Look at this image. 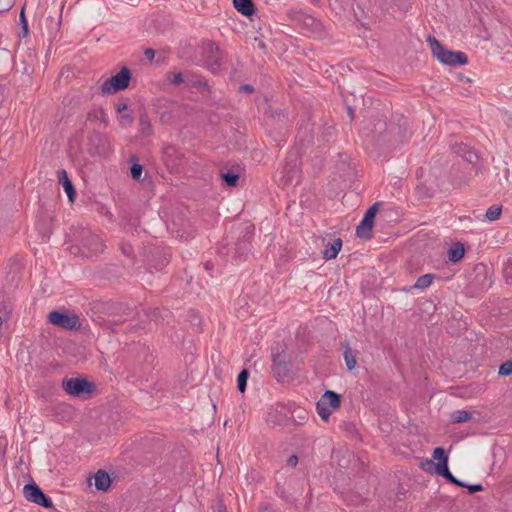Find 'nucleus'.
<instances>
[{
    "label": "nucleus",
    "instance_id": "nucleus-1",
    "mask_svg": "<svg viewBox=\"0 0 512 512\" xmlns=\"http://www.w3.org/2000/svg\"><path fill=\"white\" fill-rule=\"evenodd\" d=\"M374 133L379 145H398L410 137L409 124L403 115L397 116L388 124L384 120H378L374 124Z\"/></svg>",
    "mask_w": 512,
    "mask_h": 512
},
{
    "label": "nucleus",
    "instance_id": "nucleus-2",
    "mask_svg": "<svg viewBox=\"0 0 512 512\" xmlns=\"http://www.w3.org/2000/svg\"><path fill=\"white\" fill-rule=\"evenodd\" d=\"M427 41L430 44L433 56L436 57L442 64L456 66L465 65L468 63V57L464 52L448 50L433 36H428Z\"/></svg>",
    "mask_w": 512,
    "mask_h": 512
},
{
    "label": "nucleus",
    "instance_id": "nucleus-3",
    "mask_svg": "<svg viewBox=\"0 0 512 512\" xmlns=\"http://www.w3.org/2000/svg\"><path fill=\"white\" fill-rule=\"evenodd\" d=\"M290 17L294 24L299 27L302 32L309 36L320 37L323 34V25L315 17L303 13L302 11H292Z\"/></svg>",
    "mask_w": 512,
    "mask_h": 512
},
{
    "label": "nucleus",
    "instance_id": "nucleus-4",
    "mask_svg": "<svg viewBox=\"0 0 512 512\" xmlns=\"http://www.w3.org/2000/svg\"><path fill=\"white\" fill-rule=\"evenodd\" d=\"M203 66L207 67L212 73H217L224 62L223 52L220 47L212 40L203 42Z\"/></svg>",
    "mask_w": 512,
    "mask_h": 512
},
{
    "label": "nucleus",
    "instance_id": "nucleus-5",
    "mask_svg": "<svg viewBox=\"0 0 512 512\" xmlns=\"http://www.w3.org/2000/svg\"><path fill=\"white\" fill-rule=\"evenodd\" d=\"M130 79L131 71L127 67H123L117 74L104 81L100 92L102 95H109L125 90L129 86Z\"/></svg>",
    "mask_w": 512,
    "mask_h": 512
},
{
    "label": "nucleus",
    "instance_id": "nucleus-6",
    "mask_svg": "<svg viewBox=\"0 0 512 512\" xmlns=\"http://www.w3.org/2000/svg\"><path fill=\"white\" fill-rule=\"evenodd\" d=\"M82 256L91 257L103 252L104 244L100 237L89 229H82L80 232V247Z\"/></svg>",
    "mask_w": 512,
    "mask_h": 512
},
{
    "label": "nucleus",
    "instance_id": "nucleus-7",
    "mask_svg": "<svg viewBox=\"0 0 512 512\" xmlns=\"http://www.w3.org/2000/svg\"><path fill=\"white\" fill-rule=\"evenodd\" d=\"M432 457L437 460L435 466V473L445 478L449 483L459 487L466 486V483L457 479L449 470L448 467V454L442 447H437L433 450Z\"/></svg>",
    "mask_w": 512,
    "mask_h": 512
},
{
    "label": "nucleus",
    "instance_id": "nucleus-8",
    "mask_svg": "<svg viewBox=\"0 0 512 512\" xmlns=\"http://www.w3.org/2000/svg\"><path fill=\"white\" fill-rule=\"evenodd\" d=\"M272 371L278 381L287 377L290 372L287 354L281 345L272 348Z\"/></svg>",
    "mask_w": 512,
    "mask_h": 512
},
{
    "label": "nucleus",
    "instance_id": "nucleus-9",
    "mask_svg": "<svg viewBox=\"0 0 512 512\" xmlns=\"http://www.w3.org/2000/svg\"><path fill=\"white\" fill-rule=\"evenodd\" d=\"M48 321L59 328L65 330H80L81 323L77 314H68L66 312L51 311L48 314Z\"/></svg>",
    "mask_w": 512,
    "mask_h": 512
},
{
    "label": "nucleus",
    "instance_id": "nucleus-10",
    "mask_svg": "<svg viewBox=\"0 0 512 512\" xmlns=\"http://www.w3.org/2000/svg\"><path fill=\"white\" fill-rule=\"evenodd\" d=\"M63 390L71 396L80 397L93 391V384L85 378H65L62 381Z\"/></svg>",
    "mask_w": 512,
    "mask_h": 512
},
{
    "label": "nucleus",
    "instance_id": "nucleus-11",
    "mask_svg": "<svg viewBox=\"0 0 512 512\" xmlns=\"http://www.w3.org/2000/svg\"><path fill=\"white\" fill-rule=\"evenodd\" d=\"M24 497L37 505L51 509L53 508V503L50 497H48L42 489L34 482L28 483L23 488Z\"/></svg>",
    "mask_w": 512,
    "mask_h": 512
},
{
    "label": "nucleus",
    "instance_id": "nucleus-12",
    "mask_svg": "<svg viewBox=\"0 0 512 512\" xmlns=\"http://www.w3.org/2000/svg\"><path fill=\"white\" fill-rule=\"evenodd\" d=\"M253 236V228L248 226L245 233L234 244L232 258L236 262L246 261L251 251V239Z\"/></svg>",
    "mask_w": 512,
    "mask_h": 512
},
{
    "label": "nucleus",
    "instance_id": "nucleus-13",
    "mask_svg": "<svg viewBox=\"0 0 512 512\" xmlns=\"http://www.w3.org/2000/svg\"><path fill=\"white\" fill-rule=\"evenodd\" d=\"M326 403L329 404L330 407H332L333 409L339 408L341 405V395L332 390H327L324 392V394L321 396V398L317 402V404H316L317 413L325 421L328 420V418L331 415V411H328V410H326V408H324Z\"/></svg>",
    "mask_w": 512,
    "mask_h": 512
},
{
    "label": "nucleus",
    "instance_id": "nucleus-14",
    "mask_svg": "<svg viewBox=\"0 0 512 512\" xmlns=\"http://www.w3.org/2000/svg\"><path fill=\"white\" fill-rule=\"evenodd\" d=\"M379 203H374L364 214L363 219L356 228V235L362 239H370L374 220L378 211Z\"/></svg>",
    "mask_w": 512,
    "mask_h": 512
},
{
    "label": "nucleus",
    "instance_id": "nucleus-15",
    "mask_svg": "<svg viewBox=\"0 0 512 512\" xmlns=\"http://www.w3.org/2000/svg\"><path fill=\"white\" fill-rule=\"evenodd\" d=\"M128 311V308H122L120 305L119 307H115L113 310V317L111 319L103 320L101 323V326L103 329L111 331V332H117L118 328L126 321V318H122V316L126 315Z\"/></svg>",
    "mask_w": 512,
    "mask_h": 512
},
{
    "label": "nucleus",
    "instance_id": "nucleus-16",
    "mask_svg": "<svg viewBox=\"0 0 512 512\" xmlns=\"http://www.w3.org/2000/svg\"><path fill=\"white\" fill-rule=\"evenodd\" d=\"M169 80L171 84H173L174 86H178L186 81L188 85L192 87L203 89L208 88V84L206 81L200 78L194 79V76L192 75L191 72H187L185 74L181 72L174 73L173 76L169 78Z\"/></svg>",
    "mask_w": 512,
    "mask_h": 512
},
{
    "label": "nucleus",
    "instance_id": "nucleus-17",
    "mask_svg": "<svg viewBox=\"0 0 512 512\" xmlns=\"http://www.w3.org/2000/svg\"><path fill=\"white\" fill-rule=\"evenodd\" d=\"M282 177L280 179L281 184L287 185L291 183L294 179L298 178L299 170L297 167V158L295 157L293 160H288L283 167Z\"/></svg>",
    "mask_w": 512,
    "mask_h": 512
},
{
    "label": "nucleus",
    "instance_id": "nucleus-18",
    "mask_svg": "<svg viewBox=\"0 0 512 512\" xmlns=\"http://www.w3.org/2000/svg\"><path fill=\"white\" fill-rule=\"evenodd\" d=\"M343 358L348 371H352L357 365L358 351L351 348L348 341L341 342Z\"/></svg>",
    "mask_w": 512,
    "mask_h": 512
},
{
    "label": "nucleus",
    "instance_id": "nucleus-19",
    "mask_svg": "<svg viewBox=\"0 0 512 512\" xmlns=\"http://www.w3.org/2000/svg\"><path fill=\"white\" fill-rule=\"evenodd\" d=\"M62 15L61 13L58 16H47L44 20V29L48 37L51 39L56 36L61 26Z\"/></svg>",
    "mask_w": 512,
    "mask_h": 512
},
{
    "label": "nucleus",
    "instance_id": "nucleus-20",
    "mask_svg": "<svg viewBox=\"0 0 512 512\" xmlns=\"http://www.w3.org/2000/svg\"><path fill=\"white\" fill-rule=\"evenodd\" d=\"M58 181L62 184L64 191L66 192L69 201L73 202L76 197V191L72 181L68 178V174L65 169L58 171Z\"/></svg>",
    "mask_w": 512,
    "mask_h": 512
},
{
    "label": "nucleus",
    "instance_id": "nucleus-21",
    "mask_svg": "<svg viewBox=\"0 0 512 512\" xmlns=\"http://www.w3.org/2000/svg\"><path fill=\"white\" fill-rule=\"evenodd\" d=\"M94 480V485L99 491H107L112 482L110 475L103 469H100L95 473Z\"/></svg>",
    "mask_w": 512,
    "mask_h": 512
},
{
    "label": "nucleus",
    "instance_id": "nucleus-22",
    "mask_svg": "<svg viewBox=\"0 0 512 512\" xmlns=\"http://www.w3.org/2000/svg\"><path fill=\"white\" fill-rule=\"evenodd\" d=\"M234 8L246 17L255 14L256 8L252 0H233Z\"/></svg>",
    "mask_w": 512,
    "mask_h": 512
},
{
    "label": "nucleus",
    "instance_id": "nucleus-23",
    "mask_svg": "<svg viewBox=\"0 0 512 512\" xmlns=\"http://www.w3.org/2000/svg\"><path fill=\"white\" fill-rule=\"evenodd\" d=\"M342 248V240L336 238L332 243H328L322 251V256L326 260L335 259Z\"/></svg>",
    "mask_w": 512,
    "mask_h": 512
},
{
    "label": "nucleus",
    "instance_id": "nucleus-24",
    "mask_svg": "<svg viewBox=\"0 0 512 512\" xmlns=\"http://www.w3.org/2000/svg\"><path fill=\"white\" fill-rule=\"evenodd\" d=\"M435 278H436L435 274H432V273L424 274L417 279V281L415 282L414 285L409 286V287H404L403 291L410 292L412 289L424 290V289L428 288L433 283V280Z\"/></svg>",
    "mask_w": 512,
    "mask_h": 512
},
{
    "label": "nucleus",
    "instance_id": "nucleus-25",
    "mask_svg": "<svg viewBox=\"0 0 512 512\" xmlns=\"http://www.w3.org/2000/svg\"><path fill=\"white\" fill-rule=\"evenodd\" d=\"M287 420V415L277 408L271 409L267 414V422L272 426L284 425Z\"/></svg>",
    "mask_w": 512,
    "mask_h": 512
},
{
    "label": "nucleus",
    "instance_id": "nucleus-26",
    "mask_svg": "<svg viewBox=\"0 0 512 512\" xmlns=\"http://www.w3.org/2000/svg\"><path fill=\"white\" fill-rule=\"evenodd\" d=\"M456 153L470 164H475L478 160V154L465 144H460L457 147Z\"/></svg>",
    "mask_w": 512,
    "mask_h": 512
},
{
    "label": "nucleus",
    "instance_id": "nucleus-27",
    "mask_svg": "<svg viewBox=\"0 0 512 512\" xmlns=\"http://www.w3.org/2000/svg\"><path fill=\"white\" fill-rule=\"evenodd\" d=\"M465 255L464 245L460 242L453 244L448 250V259L452 263H457Z\"/></svg>",
    "mask_w": 512,
    "mask_h": 512
},
{
    "label": "nucleus",
    "instance_id": "nucleus-28",
    "mask_svg": "<svg viewBox=\"0 0 512 512\" xmlns=\"http://www.w3.org/2000/svg\"><path fill=\"white\" fill-rule=\"evenodd\" d=\"M139 131L144 137H148L153 134L152 124L147 114H141L139 117Z\"/></svg>",
    "mask_w": 512,
    "mask_h": 512
},
{
    "label": "nucleus",
    "instance_id": "nucleus-29",
    "mask_svg": "<svg viewBox=\"0 0 512 512\" xmlns=\"http://www.w3.org/2000/svg\"><path fill=\"white\" fill-rule=\"evenodd\" d=\"M130 161L132 162L131 167H130L131 177L134 180L138 181L141 179L142 172H143V166L137 162L138 158L136 156H132L130 158Z\"/></svg>",
    "mask_w": 512,
    "mask_h": 512
},
{
    "label": "nucleus",
    "instance_id": "nucleus-30",
    "mask_svg": "<svg viewBox=\"0 0 512 512\" xmlns=\"http://www.w3.org/2000/svg\"><path fill=\"white\" fill-rule=\"evenodd\" d=\"M472 418V413L467 410H456L451 414L452 423H463Z\"/></svg>",
    "mask_w": 512,
    "mask_h": 512
},
{
    "label": "nucleus",
    "instance_id": "nucleus-31",
    "mask_svg": "<svg viewBox=\"0 0 512 512\" xmlns=\"http://www.w3.org/2000/svg\"><path fill=\"white\" fill-rule=\"evenodd\" d=\"M249 378V371L243 369L240 371L237 377V389L240 393H244L247 387V380Z\"/></svg>",
    "mask_w": 512,
    "mask_h": 512
},
{
    "label": "nucleus",
    "instance_id": "nucleus-32",
    "mask_svg": "<svg viewBox=\"0 0 512 512\" xmlns=\"http://www.w3.org/2000/svg\"><path fill=\"white\" fill-rule=\"evenodd\" d=\"M222 180L230 187L237 185L239 180V174L233 171H227L221 174Z\"/></svg>",
    "mask_w": 512,
    "mask_h": 512
},
{
    "label": "nucleus",
    "instance_id": "nucleus-33",
    "mask_svg": "<svg viewBox=\"0 0 512 512\" xmlns=\"http://www.w3.org/2000/svg\"><path fill=\"white\" fill-rule=\"evenodd\" d=\"M501 212H502V206H499V205H492L490 206L487 211H486V214H485V217L489 220V221H495L497 220L500 215H501Z\"/></svg>",
    "mask_w": 512,
    "mask_h": 512
},
{
    "label": "nucleus",
    "instance_id": "nucleus-34",
    "mask_svg": "<svg viewBox=\"0 0 512 512\" xmlns=\"http://www.w3.org/2000/svg\"><path fill=\"white\" fill-rule=\"evenodd\" d=\"M503 275L507 284L512 285V257L504 263Z\"/></svg>",
    "mask_w": 512,
    "mask_h": 512
},
{
    "label": "nucleus",
    "instance_id": "nucleus-35",
    "mask_svg": "<svg viewBox=\"0 0 512 512\" xmlns=\"http://www.w3.org/2000/svg\"><path fill=\"white\" fill-rule=\"evenodd\" d=\"M436 463L432 459H422L420 461V468L426 472L433 473L435 472Z\"/></svg>",
    "mask_w": 512,
    "mask_h": 512
},
{
    "label": "nucleus",
    "instance_id": "nucleus-36",
    "mask_svg": "<svg viewBox=\"0 0 512 512\" xmlns=\"http://www.w3.org/2000/svg\"><path fill=\"white\" fill-rule=\"evenodd\" d=\"M498 374L501 376H509L512 374V360L502 363L499 367Z\"/></svg>",
    "mask_w": 512,
    "mask_h": 512
},
{
    "label": "nucleus",
    "instance_id": "nucleus-37",
    "mask_svg": "<svg viewBox=\"0 0 512 512\" xmlns=\"http://www.w3.org/2000/svg\"><path fill=\"white\" fill-rule=\"evenodd\" d=\"M417 191L421 196H425V197H433L435 194L434 189L427 188L425 185H418Z\"/></svg>",
    "mask_w": 512,
    "mask_h": 512
},
{
    "label": "nucleus",
    "instance_id": "nucleus-38",
    "mask_svg": "<svg viewBox=\"0 0 512 512\" xmlns=\"http://www.w3.org/2000/svg\"><path fill=\"white\" fill-rule=\"evenodd\" d=\"M133 123V117L131 114H123L120 116V124L122 126H129Z\"/></svg>",
    "mask_w": 512,
    "mask_h": 512
},
{
    "label": "nucleus",
    "instance_id": "nucleus-39",
    "mask_svg": "<svg viewBox=\"0 0 512 512\" xmlns=\"http://www.w3.org/2000/svg\"><path fill=\"white\" fill-rule=\"evenodd\" d=\"M464 488H467L470 494L482 491L484 489L481 484H466Z\"/></svg>",
    "mask_w": 512,
    "mask_h": 512
},
{
    "label": "nucleus",
    "instance_id": "nucleus-40",
    "mask_svg": "<svg viewBox=\"0 0 512 512\" xmlns=\"http://www.w3.org/2000/svg\"><path fill=\"white\" fill-rule=\"evenodd\" d=\"M212 509L214 510V512H225L226 506L223 504L221 499H217L215 501V505L212 506Z\"/></svg>",
    "mask_w": 512,
    "mask_h": 512
},
{
    "label": "nucleus",
    "instance_id": "nucleus-41",
    "mask_svg": "<svg viewBox=\"0 0 512 512\" xmlns=\"http://www.w3.org/2000/svg\"><path fill=\"white\" fill-rule=\"evenodd\" d=\"M121 250L125 256L129 257L133 254V248L130 244H122Z\"/></svg>",
    "mask_w": 512,
    "mask_h": 512
},
{
    "label": "nucleus",
    "instance_id": "nucleus-42",
    "mask_svg": "<svg viewBox=\"0 0 512 512\" xmlns=\"http://www.w3.org/2000/svg\"><path fill=\"white\" fill-rule=\"evenodd\" d=\"M19 22H20L21 26H23V25L26 26V24H28V21H27L26 16H25V6H23L21 11H20Z\"/></svg>",
    "mask_w": 512,
    "mask_h": 512
},
{
    "label": "nucleus",
    "instance_id": "nucleus-43",
    "mask_svg": "<svg viewBox=\"0 0 512 512\" xmlns=\"http://www.w3.org/2000/svg\"><path fill=\"white\" fill-rule=\"evenodd\" d=\"M144 55L151 62L155 57V50L152 48H146L144 51Z\"/></svg>",
    "mask_w": 512,
    "mask_h": 512
},
{
    "label": "nucleus",
    "instance_id": "nucleus-44",
    "mask_svg": "<svg viewBox=\"0 0 512 512\" xmlns=\"http://www.w3.org/2000/svg\"><path fill=\"white\" fill-rule=\"evenodd\" d=\"M298 456L297 455H291L288 459H287V465L291 466V467H295L297 464H298Z\"/></svg>",
    "mask_w": 512,
    "mask_h": 512
},
{
    "label": "nucleus",
    "instance_id": "nucleus-45",
    "mask_svg": "<svg viewBox=\"0 0 512 512\" xmlns=\"http://www.w3.org/2000/svg\"><path fill=\"white\" fill-rule=\"evenodd\" d=\"M239 90L241 92L252 93L254 91V87L250 84H243L240 86Z\"/></svg>",
    "mask_w": 512,
    "mask_h": 512
},
{
    "label": "nucleus",
    "instance_id": "nucleus-46",
    "mask_svg": "<svg viewBox=\"0 0 512 512\" xmlns=\"http://www.w3.org/2000/svg\"><path fill=\"white\" fill-rule=\"evenodd\" d=\"M128 109V105L126 103H119L116 106V111L118 113H122Z\"/></svg>",
    "mask_w": 512,
    "mask_h": 512
},
{
    "label": "nucleus",
    "instance_id": "nucleus-47",
    "mask_svg": "<svg viewBox=\"0 0 512 512\" xmlns=\"http://www.w3.org/2000/svg\"><path fill=\"white\" fill-rule=\"evenodd\" d=\"M347 112H348V116H349L350 120H353V118H354V110L352 109V107L348 106L347 107Z\"/></svg>",
    "mask_w": 512,
    "mask_h": 512
},
{
    "label": "nucleus",
    "instance_id": "nucleus-48",
    "mask_svg": "<svg viewBox=\"0 0 512 512\" xmlns=\"http://www.w3.org/2000/svg\"><path fill=\"white\" fill-rule=\"evenodd\" d=\"M21 29H22V32H23V36L24 37L27 36L28 32H29L28 24H26V26L25 25L21 26Z\"/></svg>",
    "mask_w": 512,
    "mask_h": 512
},
{
    "label": "nucleus",
    "instance_id": "nucleus-49",
    "mask_svg": "<svg viewBox=\"0 0 512 512\" xmlns=\"http://www.w3.org/2000/svg\"><path fill=\"white\" fill-rule=\"evenodd\" d=\"M324 408H326V410L331 411V412L334 410V409H333L332 407H330V405H329V404H327V403H326V405H325V407H324Z\"/></svg>",
    "mask_w": 512,
    "mask_h": 512
},
{
    "label": "nucleus",
    "instance_id": "nucleus-50",
    "mask_svg": "<svg viewBox=\"0 0 512 512\" xmlns=\"http://www.w3.org/2000/svg\"><path fill=\"white\" fill-rule=\"evenodd\" d=\"M226 248L225 247H222L221 250H220V253L221 254H228L229 253V250H227L226 252L224 251Z\"/></svg>",
    "mask_w": 512,
    "mask_h": 512
},
{
    "label": "nucleus",
    "instance_id": "nucleus-51",
    "mask_svg": "<svg viewBox=\"0 0 512 512\" xmlns=\"http://www.w3.org/2000/svg\"><path fill=\"white\" fill-rule=\"evenodd\" d=\"M205 268H206L207 270H209V269H210V263H209V262H207V263L205 264Z\"/></svg>",
    "mask_w": 512,
    "mask_h": 512
},
{
    "label": "nucleus",
    "instance_id": "nucleus-52",
    "mask_svg": "<svg viewBox=\"0 0 512 512\" xmlns=\"http://www.w3.org/2000/svg\"><path fill=\"white\" fill-rule=\"evenodd\" d=\"M99 113L101 114V116H104V115H105V113H104V111H103V110H100V111H99Z\"/></svg>",
    "mask_w": 512,
    "mask_h": 512
}]
</instances>
